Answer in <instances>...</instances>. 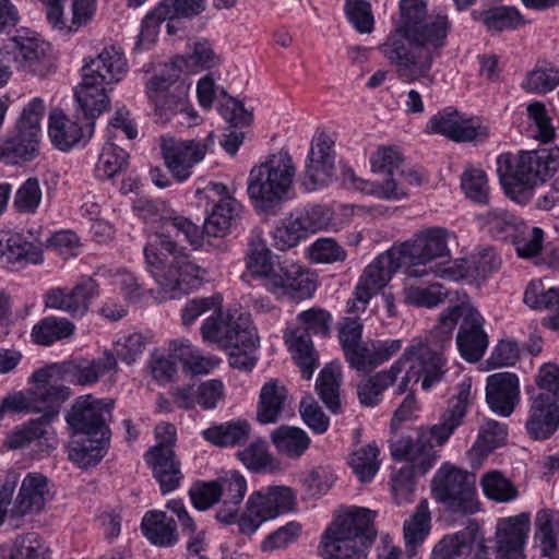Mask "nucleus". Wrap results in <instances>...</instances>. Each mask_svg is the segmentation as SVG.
Listing matches in <instances>:
<instances>
[{
	"label": "nucleus",
	"mask_w": 559,
	"mask_h": 559,
	"mask_svg": "<svg viewBox=\"0 0 559 559\" xmlns=\"http://www.w3.org/2000/svg\"><path fill=\"white\" fill-rule=\"evenodd\" d=\"M197 194L200 203H213L203 230L188 218L165 217L162 221V230L144 248L147 269L169 298L179 297L200 282V267L189 261L183 248L177 245L174 237L182 234L193 246L201 245L203 235L224 237L242 211V205L229 195L223 183L210 182L202 190H198Z\"/></svg>",
	"instance_id": "f257e3e1"
},
{
	"label": "nucleus",
	"mask_w": 559,
	"mask_h": 559,
	"mask_svg": "<svg viewBox=\"0 0 559 559\" xmlns=\"http://www.w3.org/2000/svg\"><path fill=\"white\" fill-rule=\"evenodd\" d=\"M451 26L447 14H432L418 25L408 27L401 34L402 38L392 36L382 45L384 57L402 82H435L432 63L447 45Z\"/></svg>",
	"instance_id": "f03ea898"
},
{
	"label": "nucleus",
	"mask_w": 559,
	"mask_h": 559,
	"mask_svg": "<svg viewBox=\"0 0 559 559\" xmlns=\"http://www.w3.org/2000/svg\"><path fill=\"white\" fill-rule=\"evenodd\" d=\"M451 324L443 325L440 330L438 324L425 336L414 337L404 349L402 356L393 364L399 365V374L407 365L405 376L396 389V394L407 391L411 382H421L423 390L427 391L435 384L442 381L448 368L445 350L451 346Z\"/></svg>",
	"instance_id": "7ed1b4c3"
},
{
	"label": "nucleus",
	"mask_w": 559,
	"mask_h": 559,
	"mask_svg": "<svg viewBox=\"0 0 559 559\" xmlns=\"http://www.w3.org/2000/svg\"><path fill=\"white\" fill-rule=\"evenodd\" d=\"M183 57H175L165 66L164 71L153 76L146 83V95L155 106L157 120L165 123L177 118L178 123L192 126L197 123L198 115L188 102V85L179 81Z\"/></svg>",
	"instance_id": "20e7f679"
},
{
	"label": "nucleus",
	"mask_w": 559,
	"mask_h": 559,
	"mask_svg": "<svg viewBox=\"0 0 559 559\" xmlns=\"http://www.w3.org/2000/svg\"><path fill=\"white\" fill-rule=\"evenodd\" d=\"M51 378V368L38 369L33 373L32 379L35 385L29 392L31 411L43 413V415L10 435L7 441L10 449H20L33 440L43 438L47 433V426L59 413L61 404L70 396L69 389L62 384L52 383Z\"/></svg>",
	"instance_id": "39448f33"
},
{
	"label": "nucleus",
	"mask_w": 559,
	"mask_h": 559,
	"mask_svg": "<svg viewBox=\"0 0 559 559\" xmlns=\"http://www.w3.org/2000/svg\"><path fill=\"white\" fill-rule=\"evenodd\" d=\"M296 175L290 154L281 150L251 168L247 192L249 198L262 206L280 202L288 193Z\"/></svg>",
	"instance_id": "423d86ee"
},
{
	"label": "nucleus",
	"mask_w": 559,
	"mask_h": 559,
	"mask_svg": "<svg viewBox=\"0 0 559 559\" xmlns=\"http://www.w3.org/2000/svg\"><path fill=\"white\" fill-rule=\"evenodd\" d=\"M431 492L450 513L472 515L480 511L476 475L450 463H444L435 474Z\"/></svg>",
	"instance_id": "0eeeda50"
},
{
	"label": "nucleus",
	"mask_w": 559,
	"mask_h": 559,
	"mask_svg": "<svg viewBox=\"0 0 559 559\" xmlns=\"http://www.w3.org/2000/svg\"><path fill=\"white\" fill-rule=\"evenodd\" d=\"M298 326L285 332V341L302 377L309 380L319 366V356L310 334L328 335L331 314L320 308H311L297 316Z\"/></svg>",
	"instance_id": "6e6552de"
},
{
	"label": "nucleus",
	"mask_w": 559,
	"mask_h": 559,
	"mask_svg": "<svg viewBox=\"0 0 559 559\" xmlns=\"http://www.w3.org/2000/svg\"><path fill=\"white\" fill-rule=\"evenodd\" d=\"M43 115V99L38 97L32 99L22 111L15 133L0 144L1 162L19 165L33 160L38 155Z\"/></svg>",
	"instance_id": "1a4fd4ad"
},
{
	"label": "nucleus",
	"mask_w": 559,
	"mask_h": 559,
	"mask_svg": "<svg viewBox=\"0 0 559 559\" xmlns=\"http://www.w3.org/2000/svg\"><path fill=\"white\" fill-rule=\"evenodd\" d=\"M559 168V147L540 148L524 152L510 173L503 174L499 167L498 173L510 195L524 194L537 182H544Z\"/></svg>",
	"instance_id": "9d476101"
},
{
	"label": "nucleus",
	"mask_w": 559,
	"mask_h": 559,
	"mask_svg": "<svg viewBox=\"0 0 559 559\" xmlns=\"http://www.w3.org/2000/svg\"><path fill=\"white\" fill-rule=\"evenodd\" d=\"M460 319L462 322L456 335L457 348L466 361L476 362L488 347V336L483 329L484 319L476 309L468 305L448 308L440 314L438 326L441 330L445 323L452 321V334Z\"/></svg>",
	"instance_id": "9b49d317"
},
{
	"label": "nucleus",
	"mask_w": 559,
	"mask_h": 559,
	"mask_svg": "<svg viewBox=\"0 0 559 559\" xmlns=\"http://www.w3.org/2000/svg\"><path fill=\"white\" fill-rule=\"evenodd\" d=\"M530 530L531 515L527 512L499 519L495 546L479 544L473 559H522Z\"/></svg>",
	"instance_id": "f8f14e48"
},
{
	"label": "nucleus",
	"mask_w": 559,
	"mask_h": 559,
	"mask_svg": "<svg viewBox=\"0 0 559 559\" xmlns=\"http://www.w3.org/2000/svg\"><path fill=\"white\" fill-rule=\"evenodd\" d=\"M296 502L290 488L284 486L270 487L266 491L252 493L247 502L246 512L240 516L239 531L253 534L260 525L294 509Z\"/></svg>",
	"instance_id": "ddd939ff"
},
{
	"label": "nucleus",
	"mask_w": 559,
	"mask_h": 559,
	"mask_svg": "<svg viewBox=\"0 0 559 559\" xmlns=\"http://www.w3.org/2000/svg\"><path fill=\"white\" fill-rule=\"evenodd\" d=\"M215 143V135L210 132L202 140L162 139V154L167 168L173 176L183 181L191 175V169L200 163Z\"/></svg>",
	"instance_id": "4468645a"
},
{
	"label": "nucleus",
	"mask_w": 559,
	"mask_h": 559,
	"mask_svg": "<svg viewBox=\"0 0 559 559\" xmlns=\"http://www.w3.org/2000/svg\"><path fill=\"white\" fill-rule=\"evenodd\" d=\"M205 0H162V2L142 21L141 32L135 45L136 49L151 45L162 22L167 21L168 34H175L174 21L200 14L205 9Z\"/></svg>",
	"instance_id": "2eb2a0df"
},
{
	"label": "nucleus",
	"mask_w": 559,
	"mask_h": 559,
	"mask_svg": "<svg viewBox=\"0 0 559 559\" xmlns=\"http://www.w3.org/2000/svg\"><path fill=\"white\" fill-rule=\"evenodd\" d=\"M472 380L465 378L459 385L457 392L448 404V408L441 415L440 423L430 428H420L421 441L431 447L443 445L457 427L463 424L464 417L471 405Z\"/></svg>",
	"instance_id": "dca6fc26"
},
{
	"label": "nucleus",
	"mask_w": 559,
	"mask_h": 559,
	"mask_svg": "<svg viewBox=\"0 0 559 559\" xmlns=\"http://www.w3.org/2000/svg\"><path fill=\"white\" fill-rule=\"evenodd\" d=\"M111 400L105 402L92 395L80 396L75 400L71 412L67 416L70 427L85 436L103 437L109 435L107 421L111 418Z\"/></svg>",
	"instance_id": "f3484780"
},
{
	"label": "nucleus",
	"mask_w": 559,
	"mask_h": 559,
	"mask_svg": "<svg viewBox=\"0 0 559 559\" xmlns=\"http://www.w3.org/2000/svg\"><path fill=\"white\" fill-rule=\"evenodd\" d=\"M426 132L442 134L455 142H471L484 141L489 134V129L473 119L465 118L456 109L447 107L429 119Z\"/></svg>",
	"instance_id": "a211bd4d"
},
{
	"label": "nucleus",
	"mask_w": 559,
	"mask_h": 559,
	"mask_svg": "<svg viewBox=\"0 0 559 559\" xmlns=\"http://www.w3.org/2000/svg\"><path fill=\"white\" fill-rule=\"evenodd\" d=\"M50 495L48 478L40 473H28L22 480L13 507L9 510V520L19 527L25 515L44 511Z\"/></svg>",
	"instance_id": "6ab92c4d"
},
{
	"label": "nucleus",
	"mask_w": 559,
	"mask_h": 559,
	"mask_svg": "<svg viewBox=\"0 0 559 559\" xmlns=\"http://www.w3.org/2000/svg\"><path fill=\"white\" fill-rule=\"evenodd\" d=\"M374 513L365 508L352 507L338 514L328 526L322 537L357 539L371 545L377 536L373 527Z\"/></svg>",
	"instance_id": "aec40b11"
},
{
	"label": "nucleus",
	"mask_w": 559,
	"mask_h": 559,
	"mask_svg": "<svg viewBox=\"0 0 559 559\" xmlns=\"http://www.w3.org/2000/svg\"><path fill=\"white\" fill-rule=\"evenodd\" d=\"M559 427V401L549 393L531 399L525 429L533 440L550 438Z\"/></svg>",
	"instance_id": "412c9836"
},
{
	"label": "nucleus",
	"mask_w": 559,
	"mask_h": 559,
	"mask_svg": "<svg viewBox=\"0 0 559 559\" xmlns=\"http://www.w3.org/2000/svg\"><path fill=\"white\" fill-rule=\"evenodd\" d=\"M128 72V63L122 51L106 47L95 57L84 60L82 75L110 86L120 82Z\"/></svg>",
	"instance_id": "4be33fe9"
},
{
	"label": "nucleus",
	"mask_w": 559,
	"mask_h": 559,
	"mask_svg": "<svg viewBox=\"0 0 559 559\" xmlns=\"http://www.w3.org/2000/svg\"><path fill=\"white\" fill-rule=\"evenodd\" d=\"M401 347V340L362 341L345 352L344 356L350 368L369 373L389 360Z\"/></svg>",
	"instance_id": "5701e85b"
},
{
	"label": "nucleus",
	"mask_w": 559,
	"mask_h": 559,
	"mask_svg": "<svg viewBox=\"0 0 559 559\" xmlns=\"http://www.w3.org/2000/svg\"><path fill=\"white\" fill-rule=\"evenodd\" d=\"M520 401V384L515 373L498 372L486 381V402L490 409L503 417L510 416Z\"/></svg>",
	"instance_id": "b1692460"
},
{
	"label": "nucleus",
	"mask_w": 559,
	"mask_h": 559,
	"mask_svg": "<svg viewBox=\"0 0 559 559\" xmlns=\"http://www.w3.org/2000/svg\"><path fill=\"white\" fill-rule=\"evenodd\" d=\"M9 41L5 49L22 70L39 75L44 73L46 57L50 50L49 44L28 36L27 32L19 33Z\"/></svg>",
	"instance_id": "393cba45"
},
{
	"label": "nucleus",
	"mask_w": 559,
	"mask_h": 559,
	"mask_svg": "<svg viewBox=\"0 0 559 559\" xmlns=\"http://www.w3.org/2000/svg\"><path fill=\"white\" fill-rule=\"evenodd\" d=\"M455 235L443 227H429L420 230L413 240L405 242L408 257L413 259H428L450 255L449 245L454 242Z\"/></svg>",
	"instance_id": "a878e982"
},
{
	"label": "nucleus",
	"mask_w": 559,
	"mask_h": 559,
	"mask_svg": "<svg viewBox=\"0 0 559 559\" xmlns=\"http://www.w3.org/2000/svg\"><path fill=\"white\" fill-rule=\"evenodd\" d=\"M390 453L395 461H405L408 464L404 467H412L417 474H426L433 465L436 460L435 451L431 447L421 441L418 432L417 438L400 437L390 443Z\"/></svg>",
	"instance_id": "bb28decb"
},
{
	"label": "nucleus",
	"mask_w": 559,
	"mask_h": 559,
	"mask_svg": "<svg viewBox=\"0 0 559 559\" xmlns=\"http://www.w3.org/2000/svg\"><path fill=\"white\" fill-rule=\"evenodd\" d=\"M117 359L110 350L93 360L78 359L66 361L62 370L71 378V381L79 385H87L98 381V379L109 372L117 371Z\"/></svg>",
	"instance_id": "cd10ccee"
},
{
	"label": "nucleus",
	"mask_w": 559,
	"mask_h": 559,
	"mask_svg": "<svg viewBox=\"0 0 559 559\" xmlns=\"http://www.w3.org/2000/svg\"><path fill=\"white\" fill-rule=\"evenodd\" d=\"M147 464L152 467L153 476L165 495L176 490L183 478L181 463L177 459L175 450L168 448L158 450H148L145 454Z\"/></svg>",
	"instance_id": "c85d7f7f"
},
{
	"label": "nucleus",
	"mask_w": 559,
	"mask_h": 559,
	"mask_svg": "<svg viewBox=\"0 0 559 559\" xmlns=\"http://www.w3.org/2000/svg\"><path fill=\"white\" fill-rule=\"evenodd\" d=\"M107 85L95 82L82 75V81L75 87L74 96L79 111L86 121H93L110 108Z\"/></svg>",
	"instance_id": "c756f323"
},
{
	"label": "nucleus",
	"mask_w": 559,
	"mask_h": 559,
	"mask_svg": "<svg viewBox=\"0 0 559 559\" xmlns=\"http://www.w3.org/2000/svg\"><path fill=\"white\" fill-rule=\"evenodd\" d=\"M78 119L80 117L78 116ZM48 133L52 143L61 151H67L94 132L93 121H72L62 112H53L49 118Z\"/></svg>",
	"instance_id": "7c9ffc66"
},
{
	"label": "nucleus",
	"mask_w": 559,
	"mask_h": 559,
	"mask_svg": "<svg viewBox=\"0 0 559 559\" xmlns=\"http://www.w3.org/2000/svg\"><path fill=\"white\" fill-rule=\"evenodd\" d=\"M395 255L394 250H388L378 255L366 266L357 286L362 287L373 296L378 294L399 270L400 263Z\"/></svg>",
	"instance_id": "2f4dec72"
},
{
	"label": "nucleus",
	"mask_w": 559,
	"mask_h": 559,
	"mask_svg": "<svg viewBox=\"0 0 559 559\" xmlns=\"http://www.w3.org/2000/svg\"><path fill=\"white\" fill-rule=\"evenodd\" d=\"M8 262H26L38 264L43 262V250L39 246L27 241L22 235L12 231L0 233V259Z\"/></svg>",
	"instance_id": "473e14b6"
},
{
	"label": "nucleus",
	"mask_w": 559,
	"mask_h": 559,
	"mask_svg": "<svg viewBox=\"0 0 559 559\" xmlns=\"http://www.w3.org/2000/svg\"><path fill=\"white\" fill-rule=\"evenodd\" d=\"M144 536L154 545L169 547L177 543V524L165 511L147 512L141 523Z\"/></svg>",
	"instance_id": "72a5a7b5"
},
{
	"label": "nucleus",
	"mask_w": 559,
	"mask_h": 559,
	"mask_svg": "<svg viewBox=\"0 0 559 559\" xmlns=\"http://www.w3.org/2000/svg\"><path fill=\"white\" fill-rule=\"evenodd\" d=\"M507 437V427L492 419H487L479 428L478 438L468 451V457L472 467L477 468L481 465L483 459L492 450L500 447Z\"/></svg>",
	"instance_id": "f704fd0d"
},
{
	"label": "nucleus",
	"mask_w": 559,
	"mask_h": 559,
	"mask_svg": "<svg viewBox=\"0 0 559 559\" xmlns=\"http://www.w3.org/2000/svg\"><path fill=\"white\" fill-rule=\"evenodd\" d=\"M287 391L278 380L270 379L261 389L257 419L261 424L275 423L284 409Z\"/></svg>",
	"instance_id": "c9c22d12"
},
{
	"label": "nucleus",
	"mask_w": 559,
	"mask_h": 559,
	"mask_svg": "<svg viewBox=\"0 0 559 559\" xmlns=\"http://www.w3.org/2000/svg\"><path fill=\"white\" fill-rule=\"evenodd\" d=\"M250 432V424L245 419H237L212 426L203 430L202 436L212 444L226 448L245 443L249 439Z\"/></svg>",
	"instance_id": "e433bc0d"
},
{
	"label": "nucleus",
	"mask_w": 559,
	"mask_h": 559,
	"mask_svg": "<svg viewBox=\"0 0 559 559\" xmlns=\"http://www.w3.org/2000/svg\"><path fill=\"white\" fill-rule=\"evenodd\" d=\"M75 325L67 318L46 317L32 329L33 341L41 346H50L56 342L68 340L74 335Z\"/></svg>",
	"instance_id": "4c0bfd02"
},
{
	"label": "nucleus",
	"mask_w": 559,
	"mask_h": 559,
	"mask_svg": "<svg viewBox=\"0 0 559 559\" xmlns=\"http://www.w3.org/2000/svg\"><path fill=\"white\" fill-rule=\"evenodd\" d=\"M270 438L278 453L288 459L300 457L310 445L308 435L298 427L281 426L272 431Z\"/></svg>",
	"instance_id": "58836bf2"
},
{
	"label": "nucleus",
	"mask_w": 559,
	"mask_h": 559,
	"mask_svg": "<svg viewBox=\"0 0 559 559\" xmlns=\"http://www.w3.org/2000/svg\"><path fill=\"white\" fill-rule=\"evenodd\" d=\"M476 523L471 522L467 530L444 536L432 549L431 559H461L468 556L475 542Z\"/></svg>",
	"instance_id": "ea45409f"
},
{
	"label": "nucleus",
	"mask_w": 559,
	"mask_h": 559,
	"mask_svg": "<svg viewBox=\"0 0 559 559\" xmlns=\"http://www.w3.org/2000/svg\"><path fill=\"white\" fill-rule=\"evenodd\" d=\"M397 366L392 365L388 370L368 377L357 385V395L360 404L372 407L380 402L384 390L396 381L399 376Z\"/></svg>",
	"instance_id": "a19ab883"
},
{
	"label": "nucleus",
	"mask_w": 559,
	"mask_h": 559,
	"mask_svg": "<svg viewBox=\"0 0 559 559\" xmlns=\"http://www.w3.org/2000/svg\"><path fill=\"white\" fill-rule=\"evenodd\" d=\"M472 17L481 22L489 32H502L523 24V16L512 7H497L484 11H473Z\"/></svg>",
	"instance_id": "79ce46f5"
},
{
	"label": "nucleus",
	"mask_w": 559,
	"mask_h": 559,
	"mask_svg": "<svg viewBox=\"0 0 559 559\" xmlns=\"http://www.w3.org/2000/svg\"><path fill=\"white\" fill-rule=\"evenodd\" d=\"M93 438L85 436L81 440H74L69 451V459L82 467L97 464L104 457V448L109 435Z\"/></svg>",
	"instance_id": "37998d69"
},
{
	"label": "nucleus",
	"mask_w": 559,
	"mask_h": 559,
	"mask_svg": "<svg viewBox=\"0 0 559 559\" xmlns=\"http://www.w3.org/2000/svg\"><path fill=\"white\" fill-rule=\"evenodd\" d=\"M246 266L253 277L263 278L264 282L274 269L272 252L259 236L252 237L249 241Z\"/></svg>",
	"instance_id": "c03bdc74"
},
{
	"label": "nucleus",
	"mask_w": 559,
	"mask_h": 559,
	"mask_svg": "<svg viewBox=\"0 0 559 559\" xmlns=\"http://www.w3.org/2000/svg\"><path fill=\"white\" fill-rule=\"evenodd\" d=\"M110 140L111 136L103 146L95 167V176L103 180L115 177L128 166L129 154Z\"/></svg>",
	"instance_id": "a18cd8bd"
},
{
	"label": "nucleus",
	"mask_w": 559,
	"mask_h": 559,
	"mask_svg": "<svg viewBox=\"0 0 559 559\" xmlns=\"http://www.w3.org/2000/svg\"><path fill=\"white\" fill-rule=\"evenodd\" d=\"M341 372L332 364L326 365L319 373L316 390L321 401L333 413L341 408L340 402Z\"/></svg>",
	"instance_id": "49530a36"
},
{
	"label": "nucleus",
	"mask_w": 559,
	"mask_h": 559,
	"mask_svg": "<svg viewBox=\"0 0 559 559\" xmlns=\"http://www.w3.org/2000/svg\"><path fill=\"white\" fill-rule=\"evenodd\" d=\"M370 545L357 539L321 537V556L324 559H366Z\"/></svg>",
	"instance_id": "de8ad7c7"
},
{
	"label": "nucleus",
	"mask_w": 559,
	"mask_h": 559,
	"mask_svg": "<svg viewBox=\"0 0 559 559\" xmlns=\"http://www.w3.org/2000/svg\"><path fill=\"white\" fill-rule=\"evenodd\" d=\"M308 219L304 217H286L273 231L274 246L287 250L297 246L308 234Z\"/></svg>",
	"instance_id": "09e8293b"
},
{
	"label": "nucleus",
	"mask_w": 559,
	"mask_h": 559,
	"mask_svg": "<svg viewBox=\"0 0 559 559\" xmlns=\"http://www.w3.org/2000/svg\"><path fill=\"white\" fill-rule=\"evenodd\" d=\"M559 85V68L548 63H537L527 72L521 86L528 93L547 94Z\"/></svg>",
	"instance_id": "8fccbe9b"
},
{
	"label": "nucleus",
	"mask_w": 559,
	"mask_h": 559,
	"mask_svg": "<svg viewBox=\"0 0 559 559\" xmlns=\"http://www.w3.org/2000/svg\"><path fill=\"white\" fill-rule=\"evenodd\" d=\"M430 512L427 500L420 501L415 513L404 523L406 547L415 550L430 532Z\"/></svg>",
	"instance_id": "3c124183"
},
{
	"label": "nucleus",
	"mask_w": 559,
	"mask_h": 559,
	"mask_svg": "<svg viewBox=\"0 0 559 559\" xmlns=\"http://www.w3.org/2000/svg\"><path fill=\"white\" fill-rule=\"evenodd\" d=\"M484 495L496 502H509L519 496L514 484L500 471H489L480 478Z\"/></svg>",
	"instance_id": "603ef678"
},
{
	"label": "nucleus",
	"mask_w": 559,
	"mask_h": 559,
	"mask_svg": "<svg viewBox=\"0 0 559 559\" xmlns=\"http://www.w3.org/2000/svg\"><path fill=\"white\" fill-rule=\"evenodd\" d=\"M535 538L539 540L544 555H549L557 546L559 519L550 509H543L535 516Z\"/></svg>",
	"instance_id": "864d4df0"
},
{
	"label": "nucleus",
	"mask_w": 559,
	"mask_h": 559,
	"mask_svg": "<svg viewBox=\"0 0 559 559\" xmlns=\"http://www.w3.org/2000/svg\"><path fill=\"white\" fill-rule=\"evenodd\" d=\"M379 448L372 442L352 454L349 465L360 481H370L379 471Z\"/></svg>",
	"instance_id": "5fc2aeb1"
},
{
	"label": "nucleus",
	"mask_w": 559,
	"mask_h": 559,
	"mask_svg": "<svg viewBox=\"0 0 559 559\" xmlns=\"http://www.w3.org/2000/svg\"><path fill=\"white\" fill-rule=\"evenodd\" d=\"M511 240L520 258L532 259L538 255L543 249L544 230L520 223L519 229Z\"/></svg>",
	"instance_id": "6e6d98bb"
},
{
	"label": "nucleus",
	"mask_w": 559,
	"mask_h": 559,
	"mask_svg": "<svg viewBox=\"0 0 559 559\" xmlns=\"http://www.w3.org/2000/svg\"><path fill=\"white\" fill-rule=\"evenodd\" d=\"M69 295L72 317L81 318L86 314L93 299L98 295V284L94 278L84 276L69 290Z\"/></svg>",
	"instance_id": "4d7b16f0"
},
{
	"label": "nucleus",
	"mask_w": 559,
	"mask_h": 559,
	"mask_svg": "<svg viewBox=\"0 0 559 559\" xmlns=\"http://www.w3.org/2000/svg\"><path fill=\"white\" fill-rule=\"evenodd\" d=\"M234 316L222 311L215 312L201 326L204 341L227 347L228 336L231 333Z\"/></svg>",
	"instance_id": "13d9d810"
},
{
	"label": "nucleus",
	"mask_w": 559,
	"mask_h": 559,
	"mask_svg": "<svg viewBox=\"0 0 559 559\" xmlns=\"http://www.w3.org/2000/svg\"><path fill=\"white\" fill-rule=\"evenodd\" d=\"M239 460L253 472H264L277 467L273 455L263 440H258L238 452Z\"/></svg>",
	"instance_id": "bf43d9fd"
},
{
	"label": "nucleus",
	"mask_w": 559,
	"mask_h": 559,
	"mask_svg": "<svg viewBox=\"0 0 559 559\" xmlns=\"http://www.w3.org/2000/svg\"><path fill=\"white\" fill-rule=\"evenodd\" d=\"M167 509L177 515L181 524L182 532L188 533L190 536L187 543V550L191 555H199L204 549V532H195V524L192 518L188 514L181 500H170L167 503Z\"/></svg>",
	"instance_id": "052dcab7"
},
{
	"label": "nucleus",
	"mask_w": 559,
	"mask_h": 559,
	"mask_svg": "<svg viewBox=\"0 0 559 559\" xmlns=\"http://www.w3.org/2000/svg\"><path fill=\"white\" fill-rule=\"evenodd\" d=\"M483 218L488 231L501 240L512 239L521 223L512 214L500 209L490 210Z\"/></svg>",
	"instance_id": "680f3d73"
},
{
	"label": "nucleus",
	"mask_w": 559,
	"mask_h": 559,
	"mask_svg": "<svg viewBox=\"0 0 559 559\" xmlns=\"http://www.w3.org/2000/svg\"><path fill=\"white\" fill-rule=\"evenodd\" d=\"M43 197L39 180L35 177L26 179L16 190L13 206L19 213L33 214L38 209Z\"/></svg>",
	"instance_id": "e2e57ef3"
},
{
	"label": "nucleus",
	"mask_w": 559,
	"mask_h": 559,
	"mask_svg": "<svg viewBox=\"0 0 559 559\" xmlns=\"http://www.w3.org/2000/svg\"><path fill=\"white\" fill-rule=\"evenodd\" d=\"M335 165L307 155L301 185L311 191L328 183L333 175Z\"/></svg>",
	"instance_id": "0e129e2a"
},
{
	"label": "nucleus",
	"mask_w": 559,
	"mask_h": 559,
	"mask_svg": "<svg viewBox=\"0 0 559 559\" xmlns=\"http://www.w3.org/2000/svg\"><path fill=\"white\" fill-rule=\"evenodd\" d=\"M259 337L257 331L251 326L246 319L234 318L231 325V333L228 336L227 347L235 350L250 352L258 347Z\"/></svg>",
	"instance_id": "69168bd1"
},
{
	"label": "nucleus",
	"mask_w": 559,
	"mask_h": 559,
	"mask_svg": "<svg viewBox=\"0 0 559 559\" xmlns=\"http://www.w3.org/2000/svg\"><path fill=\"white\" fill-rule=\"evenodd\" d=\"M524 302L534 309H559V287L544 290L540 282H531L524 294Z\"/></svg>",
	"instance_id": "338daca9"
},
{
	"label": "nucleus",
	"mask_w": 559,
	"mask_h": 559,
	"mask_svg": "<svg viewBox=\"0 0 559 559\" xmlns=\"http://www.w3.org/2000/svg\"><path fill=\"white\" fill-rule=\"evenodd\" d=\"M47 548L36 534L17 538L4 559H44Z\"/></svg>",
	"instance_id": "774afa93"
}]
</instances>
